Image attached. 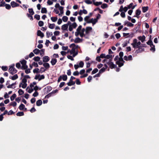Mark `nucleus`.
<instances>
[{"label":"nucleus","mask_w":159,"mask_h":159,"mask_svg":"<svg viewBox=\"0 0 159 159\" xmlns=\"http://www.w3.org/2000/svg\"><path fill=\"white\" fill-rule=\"evenodd\" d=\"M69 47L71 48V49L70 51V54L72 55L73 57H75L78 54L77 49L79 47V46L75 45L74 43H72L71 44Z\"/></svg>","instance_id":"obj_1"},{"label":"nucleus","mask_w":159,"mask_h":159,"mask_svg":"<svg viewBox=\"0 0 159 159\" xmlns=\"http://www.w3.org/2000/svg\"><path fill=\"white\" fill-rule=\"evenodd\" d=\"M141 42L140 41H138L136 39H134L133 42L131 43V45L134 48H138V50L139 52H142L144 50V49L142 48V46H140Z\"/></svg>","instance_id":"obj_2"},{"label":"nucleus","mask_w":159,"mask_h":159,"mask_svg":"<svg viewBox=\"0 0 159 159\" xmlns=\"http://www.w3.org/2000/svg\"><path fill=\"white\" fill-rule=\"evenodd\" d=\"M85 31L84 28H82V26L80 25L78 26L76 30V31L75 32V35L76 36L79 35L81 37H83L85 36L84 32Z\"/></svg>","instance_id":"obj_3"},{"label":"nucleus","mask_w":159,"mask_h":159,"mask_svg":"<svg viewBox=\"0 0 159 159\" xmlns=\"http://www.w3.org/2000/svg\"><path fill=\"white\" fill-rule=\"evenodd\" d=\"M119 56L120 57L119 58V61H116V63L119 65V67H121L123 66L124 61L122 58L123 56V52H121L119 53Z\"/></svg>","instance_id":"obj_4"},{"label":"nucleus","mask_w":159,"mask_h":159,"mask_svg":"<svg viewBox=\"0 0 159 159\" xmlns=\"http://www.w3.org/2000/svg\"><path fill=\"white\" fill-rule=\"evenodd\" d=\"M27 80L25 79H23L22 82L19 84V87H21L23 89H25L27 86L26 83Z\"/></svg>","instance_id":"obj_5"},{"label":"nucleus","mask_w":159,"mask_h":159,"mask_svg":"<svg viewBox=\"0 0 159 159\" xmlns=\"http://www.w3.org/2000/svg\"><path fill=\"white\" fill-rule=\"evenodd\" d=\"M14 65L12 64L11 66L9 69V72L11 74H13L17 72L16 70L14 67Z\"/></svg>","instance_id":"obj_6"},{"label":"nucleus","mask_w":159,"mask_h":159,"mask_svg":"<svg viewBox=\"0 0 159 159\" xmlns=\"http://www.w3.org/2000/svg\"><path fill=\"white\" fill-rule=\"evenodd\" d=\"M36 83L35 82H33L30 84V86L34 89V90L37 91L38 89V87L36 85Z\"/></svg>","instance_id":"obj_7"},{"label":"nucleus","mask_w":159,"mask_h":159,"mask_svg":"<svg viewBox=\"0 0 159 159\" xmlns=\"http://www.w3.org/2000/svg\"><path fill=\"white\" fill-rule=\"evenodd\" d=\"M20 62L22 65L21 68L22 69H26L28 68V66L26 65V61L25 60H21L20 61Z\"/></svg>","instance_id":"obj_8"},{"label":"nucleus","mask_w":159,"mask_h":159,"mask_svg":"<svg viewBox=\"0 0 159 159\" xmlns=\"http://www.w3.org/2000/svg\"><path fill=\"white\" fill-rule=\"evenodd\" d=\"M45 78L43 75H37L35 76L34 79L36 80H38V81L43 79Z\"/></svg>","instance_id":"obj_9"},{"label":"nucleus","mask_w":159,"mask_h":159,"mask_svg":"<svg viewBox=\"0 0 159 159\" xmlns=\"http://www.w3.org/2000/svg\"><path fill=\"white\" fill-rule=\"evenodd\" d=\"M77 26V24L75 22L73 23L70 25L69 27V30L71 31L72 30L73 28H75Z\"/></svg>","instance_id":"obj_10"},{"label":"nucleus","mask_w":159,"mask_h":159,"mask_svg":"<svg viewBox=\"0 0 159 159\" xmlns=\"http://www.w3.org/2000/svg\"><path fill=\"white\" fill-rule=\"evenodd\" d=\"M92 28L91 27H87L85 29V33L86 34H89L91 31H92Z\"/></svg>","instance_id":"obj_11"},{"label":"nucleus","mask_w":159,"mask_h":159,"mask_svg":"<svg viewBox=\"0 0 159 159\" xmlns=\"http://www.w3.org/2000/svg\"><path fill=\"white\" fill-rule=\"evenodd\" d=\"M128 7H123L122 6H120V8L119 10V11L120 12L123 11H124L125 12H126L128 10Z\"/></svg>","instance_id":"obj_12"},{"label":"nucleus","mask_w":159,"mask_h":159,"mask_svg":"<svg viewBox=\"0 0 159 159\" xmlns=\"http://www.w3.org/2000/svg\"><path fill=\"white\" fill-rule=\"evenodd\" d=\"M87 13V11L85 9H83V10H80L79 12V14L80 15H82L83 14H86Z\"/></svg>","instance_id":"obj_13"},{"label":"nucleus","mask_w":159,"mask_h":159,"mask_svg":"<svg viewBox=\"0 0 159 159\" xmlns=\"http://www.w3.org/2000/svg\"><path fill=\"white\" fill-rule=\"evenodd\" d=\"M34 89L31 88L30 86H28L26 89V90L29 93H30L33 91Z\"/></svg>","instance_id":"obj_14"},{"label":"nucleus","mask_w":159,"mask_h":159,"mask_svg":"<svg viewBox=\"0 0 159 159\" xmlns=\"http://www.w3.org/2000/svg\"><path fill=\"white\" fill-rule=\"evenodd\" d=\"M58 9L60 11V13L59 14V15L60 16H62L64 13L63 7L60 6Z\"/></svg>","instance_id":"obj_15"},{"label":"nucleus","mask_w":159,"mask_h":159,"mask_svg":"<svg viewBox=\"0 0 159 159\" xmlns=\"http://www.w3.org/2000/svg\"><path fill=\"white\" fill-rule=\"evenodd\" d=\"M132 56L131 55H130L128 56V57H127L126 56H125L124 57V59L126 61H130L132 60Z\"/></svg>","instance_id":"obj_16"},{"label":"nucleus","mask_w":159,"mask_h":159,"mask_svg":"<svg viewBox=\"0 0 159 159\" xmlns=\"http://www.w3.org/2000/svg\"><path fill=\"white\" fill-rule=\"evenodd\" d=\"M138 39L140 41H141L142 42H143L145 39V37L144 35H143V36H140L138 37Z\"/></svg>","instance_id":"obj_17"},{"label":"nucleus","mask_w":159,"mask_h":159,"mask_svg":"<svg viewBox=\"0 0 159 159\" xmlns=\"http://www.w3.org/2000/svg\"><path fill=\"white\" fill-rule=\"evenodd\" d=\"M104 67L102 68L99 71V74H101L102 73L104 72L105 70L107 68V66L106 65H105Z\"/></svg>","instance_id":"obj_18"},{"label":"nucleus","mask_w":159,"mask_h":159,"mask_svg":"<svg viewBox=\"0 0 159 159\" xmlns=\"http://www.w3.org/2000/svg\"><path fill=\"white\" fill-rule=\"evenodd\" d=\"M11 4L12 7H16L19 6L18 4L14 1L11 2Z\"/></svg>","instance_id":"obj_19"},{"label":"nucleus","mask_w":159,"mask_h":159,"mask_svg":"<svg viewBox=\"0 0 159 159\" xmlns=\"http://www.w3.org/2000/svg\"><path fill=\"white\" fill-rule=\"evenodd\" d=\"M82 39H81L79 37H77L74 40V42L75 43H79L80 42H82Z\"/></svg>","instance_id":"obj_20"},{"label":"nucleus","mask_w":159,"mask_h":159,"mask_svg":"<svg viewBox=\"0 0 159 159\" xmlns=\"http://www.w3.org/2000/svg\"><path fill=\"white\" fill-rule=\"evenodd\" d=\"M49 60V58L48 56H45L43 57V61L44 62H48Z\"/></svg>","instance_id":"obj_21"},{"label":"nucleus","mask_w":159,"mask_h":159,"mask_svg":"<svg viewBox=\"0 0 159 159\" xmlns=\"http://www.w3.org/2000/svg\"><path fill=\"white\" fill-rule=\"evenodd\" d=\"M68 28V25L67 24H64L61 26V29L63 30H66Z\"/></svg>","instance_id":"obj_22"},{"label":"nucleus","mask_w":159,"mask_h":159,"mask_svg":"<svg viewBox=\"0 0 159 159\" xmlns=\"http://www.w3.org/2000/svg\"><path fill=\"white\" fill-rule=\"evenodd\" d=\"M108 64L111 69L114 68L115 67V65L111 61H109L108 63Z\"/></svg>","instance_id":"obj_23"},{"label":"nucleus","mask_w":159,"mask_h":159,"mask_svg":"<svg viewBox=\"0 0 159 159\" xmlns=\"http://www.w3.org/2000/svg\"><path fill=\"white\" fill-rule=\"evenodd\" d=\"M37 35L38 36H40L41 38H43L44 36L43 34L40 30L38 31Z\"/></svg>","instance_id":"obj_24"},{"label":"nucleus","mask_w":159,"mask_h":159,"mask_svg":"<svg viewBox=\"0 0 159 159\" xmlns=\"http://www.w3.org/2000/svg\"><path fill=\"white\" fill-rule=\"evenodd\" d=\"M57 62V60L55 58H52L51 59V63L52 66L54 65Z\"/></svg>","instance_id":"obj_25"},{"label":"nucleus","mask_w":159,"mask_h":159,"mask_svg":"<svg viewBox=\"0 0 159 159\" xmlns=\"http://www.w3.org/2000/svg\"><path fill=\"white\" fill-rule=\"evenodd\" d=\"M141 11L139 10H137L136 11V16H135L137 17V18H139V15L141 14Z\"/></svg>","instance_id":"obj_26"},{"label":"nucleus","mask_w":159,"mask_h":159,"mask_svg":"<svg viewBox=\"0 0 159 159\" xmlns=\"http://www.w3.org/2000/svg\"><path fill=\"white\" fill-rule=\"evenodd\" d=\"M18 78V76L17 74H16L13 76L10 77V78L12 80H16Z\"/></svg>","instance_id":"obj_27"},{"label":"nucleus","mask_w":159,"mask_h":159,"mask_svg":"<svg viewBox=\"0 0 159 159\" xmlns=\"http://www.w3.org/2000/svg\"><path fill=\"white\" fill-rule=\"evenodd\" d=\"M42 103V102L41 100H39L36 102V105L37 106H41Z\"/></svg>","instance_id":"obj_28"},{"label":"nucleus","mask_w":159,"mask_h":159,"mask_svg":"<svg viewBox=\"0 0 159 159\" xmlns=\"http://www.w3.org/2000/svg\"><path fill=\"white\" fill-rule=\"evenodd\" d=\"M48 27L50 29H53L55 27V24H49Z\"/></svg>","instance_id":"obj_29"},{"label":"nucleus","mask_w":159,"mask_h":159,"mask_svg":"<svg viewBox=\"0 0 159 159\" xmlns=\"http://www.w3.org/2000/svg\"><path fill=\"white\" fill-rule=\"evenodd\" d=\"M75 83V82L73 81V80H70L69 82L67 84L68 86H71L74 85Z\"/></svg>","instance_id":"obj_30"},{"label":"nucleus","mask_w":159,"mask_h":159,"mask_svg":"<svg viewBox=\"0 0 159 159\" xmlns=\"http://www.w3.org/2000/svg\"><path fill=\"white\" fill-rule=\"evenodd\" d=\"M51 20L53 22H55L57 20V17H51Z\"/></svg>","instance_id":"obj_31"},{"label":"nucleus","mask_w":159,"mask_h":159,"mask_svg":"<svg viewBox=\"0 0 159 159\" xmlns=\"http://www.w3.org/2000/svg\"><path fill=\"white\" fill-rule=\"evenodd\" d=\"M148 7H143L142 8L143 12L144 13L145 12L148 11Z\"/></svg>","instance_id":"obj_32"},{"label":"nucleus","mask_w":159,"mask_h":159,"mask_svg":"<svg viewBox=\"0 0 159 159\" xmlns=\"http://www.w3.org/2000/svg\"><path fill=\"white\" fill-rule=\"evenodd\" d=\"M98 21L95 18L94 19L92 18V24L93 25V26L94 25H95L96 23L98 22Z\"/></svg>","instance_id":"obj_33"},{"label":"nucleus","mask_w":159,"mask_h":159,"mask_svg":"<svg viewBox=\"0 0 159 159\" xmlns=\"http://www.w3.org/2000/svg\"><path fill=\"white\" fill-rule=\"evenodd\" d=\"M47 12L46 8L45 7H43L41 9V12L42 13H46Z\"/></svg>","instance_id":"obj_34"},{"label":"nucleus","mask_w":159,"mask_h":159,"mask_svg":"<svg viewBox=\"0 0 159 159\" xmlns=\"http://www.w3.org/2000/svg\"><path fill=\"white\" fill-rule=\"evenodd\" d=\"M25 108V106L23 104H21L19 107L20 110H23Z\"/></svg>","instance_id":"obj_35"},{"label":"nucleus","mask_w":159,"mask_h":159,"mask_svg":"<svg viewBox=\"0 0 159 159\" xmlns=\"http://www.w3.org/2000/svg\"><path fill=\"white\" fill-rule=\"evenodd\" d=\"M52 32H47L46 36L47 38H49L52 35Z\"/></svg>","instance_id":"obj_36"},{"label":"nucleus","mask_w":159,"mask_h":159,"mask_svg":"<svg viewBox=\"0 0 159 159\" xmlns=\"http://www.w3.org/2000/svg\"><path fill=\"white\" fill-rule=\"evenodd\" d=\"M18 92L19 95H21L24 93L23 91L20 89L18 90Z\"/></svg>","instance_id":"obj_37"},{"label":"nucleus","mask_w":159,"mask_h":159,"mask_svg":"<svg viewBox=\"0 0 159 159\" xmlns=\"http://www.w3.org/2000/svg\"><path fill=\"white\" fill-rule=\"evenodd\" d=\"M68 20V17L66 16H63L62 18V20L64 22H66Z\"/></svg>","instance_id":"obj_38"},{"label":"nucleus","mask_w":159,"mask_h":159,"mask_svg":"<svg viewBox=\"0 0 159 159\" xmlns=\"http://www.w3.org/2000/svg\"><path fill=\"white\" fill-rule=\"evenodd\" d=\"M29 12L30 14L33 15L34 14V12L32 8H30L29 9Z\"/></svg>","instance_id":"obj_39"},{"label":"nucleus","mask_w":159,"mask_h":159,"mask_svg":"<svg viewBox=\"0 0 159 159\" xmlns=\"http://www.w3.org/2000/svg\"><path fill=\"white\" fill-rule=\"evenodd\" d=\"M16 97V94H13L10 97V99L11 101H13L14 100L15 98Z\"/></svg>","instance_id":"obj_40"},{"label":"nucleus","mask_w":159,"mask_h":159,"mask_svg":"<svg viewBox=\"0 0 159 159\" xmlns=\"http://www.w3.org/2000/svg\"><path fill=\"white\" fill-rule=\"evenodd\" d=\"M40 50L38 49H35L34 50L33 52L36 54H38L40 52Z\"/></svg>","instance_id":"obj_41"},{"label":"nucleus","mask_w":159,"mask_h":159,"mask_svg":"<svg viewBox=\"0 0 159 159\" xmlns=\"http://www.w3.org/2000/svg\"><path fill=\"white\" fill-rule=\"evenodd\" d=\"M24 113L23 112H19L17 113L16 115L18 116H23Z\"/></svg>","instance_id":"obj_42"},{"label":"nucleus","mask_w":159,"mask_h":159,"mask_svg":"<svg viewBox=\"0 0 159 159\" xmlns=\"http://www.w3.org/2000/svg\"><path fill=\"white\" fill-rule=\"evenodd\" d=\"M33 72L34 73H39V69L38 68H36L33 70Z\"/></svg>","instance_id":"obj_43"},{"label":"nucleus","mask_w":159,"mask_h":159,"mask_svg":"<svg viewBox=\"0 0 159 159\" xmlns=\"http://www.w3.org/2000/svg\"><path fill=\"white\" fill-rule=\"evenodd\" d=\"M150 47H151V48L150 49V50L153 52H154L155 50V46L153 44L150 46Z\"/></svg>","instance_id":"obj_44"},{"label":"nucleus","mask_w":159,"mask_h":159,"mask_svg":"<svg viewBox=\"0 0 159 159\" xmlns=\"http://www.w3.org/2000/svg\"><path fill=\"white\" fill-rule=\"evenodd\" d=\"M93 4L96 6H98L99 5H101L102 4V2H93Z\"/></svg>","instance_id":"obj_45"},{"label":"nucleus","mask_w":159,"mask_h":159,"mask_svg":"<svg viewBox=\"0 0 159 159\" xmlns=\"http://www.w3.org/2000/svg\"><path fill=\"white\" fill-rule=\"evenodd\" d=\"M33 59L35 61H39L40 60V58L39 57H36L33 58Z\"/></svg>","instance_id":"obj_46"},{"label":"nucleus","mask_w":159,"mask_h":159,"mask_svg":"<svg viewBox=\"0 0 159 159\" xmlns=\"http://www.w3.org/2000/svg\"><path fill=\"white\" fill-rule=\"evenodd\" d=\"M27 16L30 19L32 20H33V17L32 16V15H31L29 14H26Z\"/></svg>","instance_id":"obj_47"},{"label":"nucleus","mask_w":159,"mask_h":159,"mask_svg":"<svg viewBox=\"0 0 159 159\" xmlns=\"http://www.w3.org/2000/svg\"><path fill=\"white\" fill-rule=\"evenodd\" d=\"M84 65V63L82 61H80L79 63V66L80 67H83Z\"/></svg>","instance_id":"obj_48"},{"label":"nucleus","mask_w":159,"mask_h":159,"mask_svg":"<svg viewBox=\"0 0 159 159\" xmlns=\"http://www.w3.org/2000/svg\"><path fill=\"white\" fill-rule=\"evenodd\" d=\"M73 57L72 56H71L69 55L67 56V58L68 59H70V60H71V61H74V59Z\"/></svg>","instance_id":"obj_49"},{"label":"nucleus","mask_w":159,"mask_h":159,"mask_svg":"<svg viewBox=\"0 0 159 159\" xmlns=\"http://www.w3.org/2000/svg\"><path fill=\"white\" fill-rule=\"evenodd\" d=\"M44 66L46 68H49V65L48 63H45L43 64Z\"/></svg>","instance_id":"obj_50"},{"label":"nucleus","mask_w":159,"mask_h":159,"mask_svg":"<svg viewBox=\"0 0 159 159\" xmlns=\"http://www.w3.org/2000/svg\"><path fill=\"white\" fill-rule=\"evenodd\" d=\"M46 70V69L44 67H41L39 70L40 73H42L44 72Z\"/></svg>","instance_id":"obj_51"},{"label":"nucleus","mask_w":159,"mask_h":159,"mask_svg":"<svg viewBox=\"0 0 159 159\" xmlns=\"http://www.w3.org/2000/svg\"><path fill=\"white\" fill-rule=\"evenodd\" d=\"M98 71V70L97 68L94 69L92 71V74H94L97 72Z\"/></svg>","instance_id":"obj_52"},{"label":"nucleus","mask_w":159,"mask_h":159,"mask_svg":"<svg viewBox=\"0 0 159 159\" xmlns=\"http://www.w3.org/2000/svg\"><path fill=\"white\" fill-rule=\"evenodd\" d=\"M9 105L10 106H12L13 107H15L16 106L17 103L16 102H13L11 103Z\"/></svg>","instance_id":"obj_53"},{"label":"nucleus","mask_w":159,"mask_h":159,"mask_svg":"<svg viewBox=\"0 0 159 159\" xmlns=\"http://www.w3.org/2000/svg\"><path fill=\"white\" fill-rule=\"evenodd\" d=\"M61 78L63 80L66 81L67 79V76L66 75H63L62 76Z\"/></svg>","instance_id":"obj_54"},{"label":"nucleus","mask_w":159,"mask_h":159,"mask_svg":"<svg viewBox=\"0 0 159 159\" xmlns=\"http://www.w3.org/2000/svg\"><path fill=\"white\" fill-rule=\"evenodd\" d=\"M89 17L90 16H86L84 19V20L87 23V21L89 20Z\"/></svg>","instance_id":"obj_55"},{"label":"nucleus","mask_w":159,"mask_h":159,"mask_svg":"<svg viewBox=\"0 0 159 159\" xmlns=\"http://www.w3.org/2000/svg\"><path fill=\"white\" fill-rule=\"evenodd\" d=\"M5 2L2 0H1V4H0V7H3L5 6Z\"/></svg>","instance_id":"obj_56"},{"label":"nucleus","mask_w":159,"mask_h":159,"mask_svg":"<svg viewBox=\"0 0 159 159\" xmlns=\"http://www.w3.org/2000/svg\"><path fill=\"white\" fill-rule=\"evenodd\" d=\"M60 32L58 31H56L54 32V34L55 36H58L60 34Z\"/></svg>","instance_id":"obj_57"},{"label":"nucleus","mask_w":159,"mask_h":159,"mask_svg":"<svg viewBox=\"0 0 159 159\" xmlns=\"http://www.w3.org/2000/svg\"><path fill=\"white\" fill-rule=\"evenodd\" d=\"M34 18L38 20H39L40 19V16L36 14L34 15Z\"/></svg>","instance_id":"obj_58"},{"label":"nucleus","mask_w":159,"mask_h":159,"mask_svg":"<svg viewBox=\"0 0 159 159\" xmlns=\"http://www.w3.org/2000/svg\"><path fill=\"white\" fill-rule=\"evenodd\" d=\"M38 24L39 26H42L43 25V22L42 21H39V22Z\"/></svg>","instance_id":"obj_59"},{"label":"nucleus","mask_w":159,"mask_h":159,"mask_svg":"<svg viewBox=\"0 0 159 159\" xmlns=\"http://www.w3.org/2000/svg\"><path fill=\"white\" fill-rule=\"evenodd\" d=\"M5 6V7L7 9H10L11 8V6L8 4H6Z\"/></svg>","instance_id":"obj_60"},{"label":"nucleus","mask_w":159,"mask_h":159,"mask_svg":"<svg viewBox=\"0 0 159 159\" xmlns=\"http://www.w3.org/2000/svg\"><path fill=\"white\" fill-rule=\"evenodd\" d=\"M53 3L52 1L50 0H48L47 2L48 4L49 5H52L53 4Z\"/></svg>","instance_id":"obj_61"},{"label":"nucleus","mask_w":159,"mask_h":159,"mask_svg":"<svg viewBox=\"0 0 159 159\" xmlns=\"http://www.w3.org/2000/svg\"><path fill=\"white\" fill-rule=\"evenodd\" d=\"M147 44H148V45H150V46H152V45H153V43H152V41L151 40H149L147 42Z\"/></svg>","instance_id":"obj_62"},{"label":"nucleus","mask_w":159,"mask_h":159,"mask_svg":"<svg viewBox=\"0 0 159 159\" xmlns=\"http://www.w3.org/2000/svg\"><path fill=\"white\" fill-rule=\"evenodd\" d=\"M38 93L35 91V92L33 94V96L34 97H36L38 95Z\"/></svg>","instance_id":"obj_63"},{"label":"nucleus","mask_w":159,"mask_h":159,"mask_svg":"<svg viewBox=\"0 0 159 159\" xmlns=\"http://www.w3.org/2000/svg\"><path fill=\"white\" fill-rule=\"evenodd\" d=\"M14 113V112L12 110L10 111L7 113V114L8 115H11Z\"/></svg>","instance_id":"obj_64"}]
</instances>
